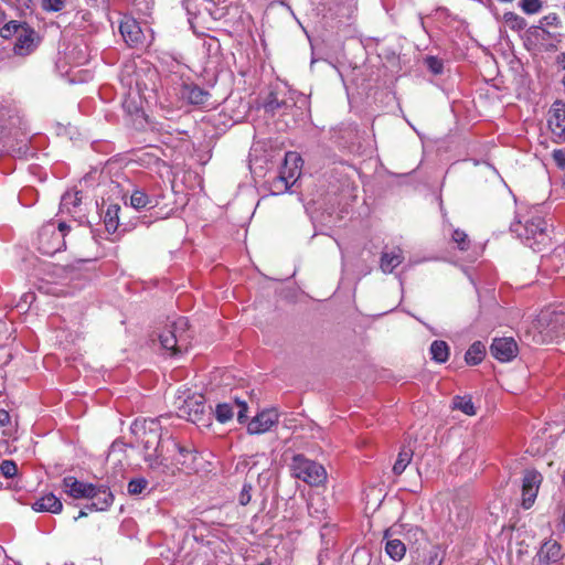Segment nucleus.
<instances>
[{
  "label": "nucleus",
  "instance_id": "obj_1",
  "mask_svg": "<svg viewBox=\"0 0 565 565\" xmlns=\"http://www.w3.org/2000/svg\"><path fill=\"white\" fill-rule=\"evenodd\" d=\"M553 225L542 215L539 207H532L526 214L511 224V232L534 252H541L551 241Z\"/></svg>",
  "mask_w": 565,
  "mask_h": 565
},
{
  "label": "nucleus",
  "instance_id": "obj_2",
  "mask_svg": "<svg viewBox=\"0 0 565 565\" xmlns=\"http://www.w3.org/2000/svg\"><path fill=\"white\" fill-rule=\"evenodd\" d=\"M192 333L189 320L185 317H178L164 327L159 334L162 348L173 355L186 352L191 345Z\"/></svg>",
  "mask_w": 565,
  "mask_h": 565
},
{
  "label": "nucleus",
  "instance_id": "obj_3",
  "mask_svg": "<svg viewBox=\"0 0 565 565\" xmlns=\"http://www.w3.org/2000/svg\"><path fill=\"white\" fill-rule=\"evenodd\" d=\"M70 226L65 222H49L38 234V249L41 254L53 256L65 248V236Z\"/></svg>",
  "mask_w": 565,
  "mask_h": 565
},
{
  "label": "nucleus",
  "instance_id": "obj_4",
  "mask_svg": "<svg viewBox=\"0 0 565 565\" xmlns=\"http://www.w3.org/2000/svg\"><path fill=\"white\" fill-rule=\"evenodd\" d=\"M162 439V429L154 420H150L148 426H143L141 437L143 460L153 471L160 470L163 466V460L160 459Z\"/></svg>",
  "mask_w": 565,
  "mask_h": 565
},
{
  "label": "nucleus",
  "instance_id": "obj_5",
  "mask_svg": "<svg viewBox=\"0 0 565 565\" xmlns=\"http://www.w3.org/2000/svg\"><path fill=\"white\" fill-rule=\"evenodd\" d=\"M296 92L285 84L271 85L263 99V108L270 116L287 115L296 105Z\"/></svg>",
  "mask_w": 565,
  "mask_h": 565
},
{
  "label": "nucleus",
  "instance_id": "obj_6",
  "mask_svg": "<svg viewBox=\"0 0 565 565\" xmlns=\"http://www.w3.org/2000/svg\"><path fill=\"white\" fill-rule=\"evenodd\" d=\"M534 328L540 332L542 342H553L565 338V310L542 311Z\"/></svg>",
  "mask_w": 565,
  "mask_h": 565
},
{
  "label": "nucleus",
  "instance_id": "obj_7",
  "mask_svg": "<svg viewBox=\"0 0 565 565\" xmlns=\"http://www.w3.org/2000/svg\"><path fill=\"white\" fill-rule=\"evenodd\" d=\"M292 476L311 487H319L327 480L324 467L303 455H295L291 462Z\"/></svg>",
  "mask_w": 565,
  "mask_h": 565
},
{
  "label": "nucleus",
  "instance_id": "obj_8",
  "mask_svg": "<svg viewBox=\"0 0 565 565\" xmlns=\"http://www.w3.org/2000/svg\"><path fill=\"white\" fill-rule=\"evenodd\" d=\"M179 94L190 105L202 108L215 107L214 103L211 102L212 95L210 92L192 82H182Z\"/></svg>",
  "mask_w": 565,
  "mask_h": 565
},
{
  "label": "nucleus",
  "instance_id": "obj_9",
  "mask_svg": "<svg viewBox=\"0 0 565 565\" xmlns=\"http://www.w3.org/2000/svg\"><path fill=\"white\" fill-rule=\"evenodd\" d=\"M299 163H302L301 157L296 152H287L285 156V167L287 168L289 164L292 167L289 169L288 174L286 172H281L279 177H277L273 182V188L277 192H285L287 191L292 182H290V179H294L297 175H299Z\"/></svg>",
  "mask_w": 565,
  "mask_h": 565
},
{
  "label": "nucleus",
  "instance_id": "obj_10",
  "mask_svg": "<svg viewBox=\"0 0 565 565\" xmlns=\"http://www.w3.org/2000/svg\"><path fill=\"white\" fill-rule=\"evenodd\" d=\"M542 475L536 470H526L522 483V507L530 509L536 499Z\"/></svg>",
  "mask_w": 565,
  "mask_h": 565
},
{
  "label": "nucleus",
  "instance_id": "obj_11",
  "mask_svg": "<svg viewBox=\"0 0 565 565\" xmlns=\"http://www.w3.org/2000/svg\"><path fill=\"white\" fill-rule=\"evenodd\" d=\"M548 127L557 142H565V103L555 100L548 111Z\"/></svg>",
  "mask_w": 565,
  "mask_h": 565
},
{
  "label": "nucleus",
  "instance_id": "obj_12",
  "mask_svg": "<svg viewBox=\"0 0 565 565\" xmlns=\"http://www.w3.org/2000/svg\"><path fill=\"white\" fill-rule=\"evenodd\" d=\"M167 446L168 448L172 447L173 449H178V455L172 457V463L181 469H194V462L196 460L198 454L191 446L182 445L175 438H169L167 440Z\"/></svg>",
  "mask_w": 565,
  "mask_h": 565
},
{
  "label": "nucleus",
  "instance_id": "obj_13",
  "mask_svg": "<svg viewBox=\"0 0 565 565\" xmlns=\"http://www.w3.org/2000/svg\"><path fill=\"white\" fill-rule=\"evenodd\" d=\"M518 351L513 338H495L490 345L491 355L500 362H510L516 356Z\"/></svg>",
  "mask_w": 565,
  "mask_h": 565
},
{
  "label": "nucleus",
  "instance_id": "obj_14",
  "mask_svg": "<svg viewBox=\"0 0 565 565\" xmlns=\"http://www.w3.org/2000/svg\"><path fill=\"white\" fill-rule=\"evenodd\" d=\"M564 557L562 545L556 541H546L533 558V565H551Z\"/></svg>",
  "mask_w": 565,
  "mask_h": 565
},
{
  "label": "nucleus",
  "instance_id": "obj_15",
  "mask_svg": "<svg viewBox=\"0 0 565 565\" xmlns=\"http://www.w3.org/2000/svg\"><path fill=\"white\" fill-rule=\"evenodd\" d=\"M119 32L127 45L135 47L143 42V33L139 23L130 17H125L119 24Z\"/></svg>",
  "mask_w": 565,
  "mask_h": 565
},
{
  "label": "nucleus",
  "instance_id": "obj_16",
  "mask_svg": "<svg viewBox=\"0 0 565 565\" xmlns=\"http://www.w3.org/2000/svg\"><path fill=\"white\" fill-rule=\"evenodd\" d=\"M278 423V414L274 409H266L257 414L247 426V431L250 435H259L268 431L275 424Z\"/></svg>",
  "mask_w": 565,
  "mask_h": 565
},
{
  "label": "nucleus",
  "instance_id": "obj_17",
  "mask_svg": "<svg viewBox=\"0 0 565 565\" xmlns=\"http://www.w3.org/2000/svg\"><path fill=\"white\" fill-rule=\"evenodd\" d=\"M183 7L190 17V20L195 18L205 21V17H210L212 19L217 18L213 12V9H215V2L212 0H183Z\"/></svg>",
  "mask_w": 565,
  "mask_h": 565
},
{
  "label": "nucleus",
  "instance_id": "obj_18",
  "mask_svg": "<svg viewBox=\"0 0 565 565\" xmlns=\"http://www.w3.org/2000/svg\"><path fill=\"white\" fill-rule=\"evenodd\" d=\"M63 488L65 492L74 499H88L95 493V484L78 481L72 476L63 479Z\"/></svg>",
  "mask_w": 565,
  "mask_h": 565
},
{
  "label": "nucleus",
  "instance_id": "obj_19",
  "mask_svg": "<svg viewBox=\"0 0 565 565\" xmlns=\"http://www.w3.org/2000/svg\"><path fill=\"white\" fill-rule=\"evenodd\" d=\"M94 495L88 499L92 500L86 509L89 511H106L114 502V494L107 486H95Z\"/></svg>",
  "mask_w": 565,
  "mask_h": 565
},
{
  "label": "nucleus",
  "instance_id": "obj_20",
  "mask_svg": "<svg viewBox=\"0 0 565 565\" xmlns=\"http://www.w3.org/2000/svg\"><path fill=\"white\" fill-rule=\"evenodd\" d=\"M35 32L28 23L22 28V32L17 36L13 51L17 55H29L35 49Z\"/></svg>",
  "mask_w": 565,
  "mask_h": 565
},
{
  "label": "nucleus",
  "instance_id": "obj_21",
  "mask_svg": "<svg viewBox=\"0 0 565 565\" xmlns=\"http://www.w3.org/2000/svg\"><path fill=\"white\" fill-rule=\"evenodd\" d=\"M403 260L404 254L401 247L385 248L381 254L380 268L384 274H392Z\"/></svg>",
  "mask_w": 565,
  "mask_h": 565
},
{
  "label": "nucleus",
  "instance_id": "obj_22",
  "mask_svg": "<svg viewBox=\"0 0 565 565\" xmlns=\"http://www.w3.org/2000/svg\"><path fill=\"white\" fill-rule=\"evenodd\" d=\"M32 509L36 512H50L56 514L62 511L63 504L53 493H47L38 499L32 504Z\"/></svg>",
  "mask_w": 565,
  "mask_h": 565
},
{
  "label": "nucleus",
  "instance_id": "obj_23",
  "mask_svg": "<svg viewBox=\"0 0 565 565\" xmlns=\"http://www.w3.org/2000/svg\"><path fill=\"white\" fill-rule=\"evenodd\" d=\"M120 206L116 203L107 205L103 211L104 224L108 233H115L119 227Z\"/></svg>",
  "mask_w": 565,
  "mask_h": 565
},
{
  "label": "nucleus",
  "instance_id": "obj_24",
  "mask_svg": "<svg viewBox=\"0 0 565 565\" xmlns=\"http://www.w3.org/2000/svg\"><path fill=\"white\" fill-rule=\"evenodd\" d=\"M156 204L157 202L140 188L135 189L130 195V206L135 210L152 207Z\"/></svg>",
  "mask_w": 565,
  "mask_h": 565
},
{
  "label": "nucleus",
  "instance_id": "obj_25",
  "mask_svg": "<svg viewBox=\"0 0 565 565\" xmlns=\"http://www.w3.org/2000/svg\"><path fill=\"white\" fill-rule=\"evenodd\" d=\"M120 82L124 86L128 87L129 89H132L134 85L136 86L137 90H140V82H139V74L136 73L135 66L132 64H126L122 68L120 75Z\"/></svg>",
  "mask_w": 565,
  "mask_h": 565
},
{
  "label": "nucleus",
  "instance_id": "obj_26",
  "mask_svg": "<svg viewBox=\"0 0 565 565\" xmlns=\"http://www.w3.org/2000/svg\"><path fill=\"white\" fill-rule=\"evenodd\" d=\"M484 354H486V348H484L483 343L480 341H476L467 350V352L465 354V361L469 365H477L483 360Z\"/></svg>",
  "mask_w": 565,
  "mask_h": 565
},
{
  "label": "nucleus",
  "instance_id": "obj_27",
  "mask_svg": "<svg viewBox=\"0 0 565 565\" xmlns=\"http://www.w3.org/2000/svg\"><path fill=\"white\" fill-rule=\"evenodd\" d=\"M185 408L189 409V420L193 423L200 420L205 409L203 397L199 396L198 398H190L189 401H185Z\"/></svg>",
  "mask_w": 565,
  "mask_h": 565
},
{
  "label": "nucleus",
  "instance_id": "obj_28",
  "mask_svg": "<svg viewBox=\"0 0 565 565\" xmlns=\"http://www.w3.org/2000/svg\"><path fill=\"white\" fill-rule=\"evenodd\" d=\"M82 202V194L78 191L66 192L61 199V211L72 214Z\"/></svg>",
  "mask_w": 565,
  "mask_h": 565
},
{
  "label": "nucleus",
  "instance_id": "obj_29",
  "mask_svg": "<svg viewBox=\"0 0 565 565\" xmlns=\"http://www.w3.org/2000/svg\"><path fill=\"white\" fill-rule=\"evenodd\" d=\"M413 455H414V451L412 448H408L405 446L402 447V449L398 452L397 459L393 466V472L396 476H399L405 471L406 467L412 461Z\"/></svg>",
  "mask_w": 565,
  "mask_h": 565
},
{
  "label": "nucleus",
  "instance_id": "obj_30",
  "mask_svg": "<svg viewBox=\"0 0 565 565\" xmlns=\"http://www.w3.org/2000/svg\"><path fill=\"white\" fill-rule=\"evenodd\" d=\"M431 359L437 363H444L449 356V347L445 341L435 340L430 344Z\"/></svg>",
  "mask_w": 565,
  "mask_h": 565
},
{
  "label": "nucleus",
  "instance_id": "obj_31",
  "mask_svg": "<svg viewBox=\"0 0 565 565\" xmlns=\"http://www.w3.org/2000/svg\"><path fill=\"white\" fill-rule=\"evenodd\" d=\"M386 554L394 561H401L406 554L405 544L398 540H388L385 544Z\"/></svg>",
  "mask_w": 565,
  "mask_h": 565
},
{
  "label": "nucleus",
  "instance_id": "obj_32",
  "mask_svg": "<svg viewBox=\"0 0 565 565\" xmlns=\"http://www.w3.org/2000/svg\"><path fill=\"white\" fill-rule=\"evenodd\" d=\"M503 22L510 30L516 32L523 31L527 25L523 17L511 11L503 14Z\"/></svg>",
  "mask_w": 565,
  "mask_h": 565
},
{
  "label": "nucleus",
  "instance_id": "obj_33",
  "mask_svg": "<svg viewBox=\"0 0 565 565\" xmlns=\"http://www.w3.org/2000/svg\"><path fill=\"white\" fill-rule=\"evenodd\" d=\"M452 407L461 411L463 414L472 416L476 414L473 403L470 397L455 396L452 399Z\"/></svg>",
  "mask_w": 565,
  "mask_h": 565
},
{
  "label": "nucleus",
  "instance_id": "obj_34",
  "mask_svg": "<svg viewBox=\"0 0 565 565\" xmlns=\"http://www.w3.org/2000/svg\"><path fill=\"white\" fill-rule=\"evenodd\" d=\"M169 438H174L173 436L171 435H163V439H162V443H161V448H160V459L163 460V466L161 467V469L159 471L161 472H164L166 471V468H168V465H167V461L171 460L172 461V457H174L175 455H178V449H173L172 447L168 448L167 446V440Z\"/></svg>",
  "mask_w": 565,
  "mask_h": 565
},
{
  "label": "nucleus",
  "instance_id": "obj_35",
  "mask_svg": "<svg viewBox=\"0 0 565 565\" xmlns=\"http://www.w3.org/2000/svg\"><path fill=\"white\" fill-rule=\"evenodd\" d=\"M25 25V22L20 21H9L0 29V35L3 39H10L12 36H18L22 32V28Z\"/></svg>",
  "mask_w": 565,
  "mask_h": 565
},
{
  "label": "nucleus",
  "instance_id": "obj_36",
  "mask_svg": "<svg viewBox=\"0 0 565 565\" xmlns=\"http://www.w3.org/2000/svg\"><path fill=\"white\" fill-rule=\"evenodd\" d=\"M234 415V412H233V406L231 404H227V403H221V404H217L216 407H215V418L224 424L226 422H228L230 419H232Z\"/></svg>",
  "mask_w": 565,
  "mask_h": 565
},
{
  "label": "nucleus",
  "instance_id": "obj_37",
  "mask_svg": "<svg viewBox=\"0 0 565 565\" xmlns=\"http://www.w3.org/2000/svg\"><path fill=\"white\" fill-rule=\"evenodd\" d=\"M519 7L525 14L532 15L542 10L543 2L542 0H521Z\"/></svg>",
  "mask_w": 565,
  "mask_h": 565
},
{
  "label": "nucleus",
  "instance_id": "obj_38",
  "mask_svg": "<svg viewBox=\"0 0 565 565\" xmlns=\"http://www.w3.org/2000/svg\"><path fill=\"white\" fill-rule=\"evenodd\" d=\"M148 487V481L145 478H134L128 482L127 491L130 495L141 494Z\"/></svg>",
  "mask_w": 565,
  "mask_h": 565
},
{
  "label": "nucleus",
  "instance_id": "obj_39",
  "mask_svg": "<svg viewBox=\"0 0 565 565\" xmlns=\"http://www.w3.org/2000/svg\"><path fill=\"white\" fill-rule=\"evenodd\" d=\"M424 63L426 67L435 75L444 72V62L437 56L428 55L425 57Z\"/></svg>",
  "mask_w": 565,
  "mask_h": 565
},
{
  "label": "nucleus",
  "instance_id": "obj_40",
  "mask_svg": "<svg viewBox=\"0 0 565 565\" xmlns=\"http://www.w3.org/2000/svg\"><path fill=\"white\" fill-rule=\"evenodd\" d=\"M451 238L454 243L457 244L460 250H467L469 248L470 241L468 238V235L463 231L459 228L454 230Z\"/></svg>",
  "mask_w": 565,
  "mask_h": 565
},
{
  "label": "nucleus",
  "instance_id": "obj_41",
  "mask_svg": "<svg viewBox=\"0 0 565 565\" xmlns=\"http://www.w3.org/2000/svg\"><path fill=\"white\" fill-rule=\"evenodd\" d=\"M66 0H41V8L46 12H61Z\"/></svg>",
  "mask_w": 565,
  "mask_h": 565
},
{
  "label": "nucleus",
  "instance_id": "obj_42",
  "mask_svg": "<svg viewBox=\"0 0 565 565\" xmlns=\"http://www.w3.org/2000/svg\"><path fill=\"white\" fill-rule=\"evenodd\" d=\"M135 10L141 15H149L153 8V0H131Z\"/></svg>",
  "mask_w": 565,
  "mask_h": 565
},
{
  "label": "nucleus",
  "instance_id": "obj_43",
  "mask_svg": "<svg viewBox=\"0 0 565 565\" xmlns=\"http://www.w3.org/2000/svg\"><path fill=\"white\" fill-rule=\"evenodd\" d=\"M18 472V466L13 460H2L0 463V475L6 478H13Z\"/></svg>",
  "mask_w": 565,
  "mask_h": 565
},
{
  "label": "nucleus",
  "instance_id": "obj_44",
  "mask_svg": "<svg viewBox=\"0 0 565 565\" xmlns=\"http://www.w3.org/2000/svg\"><path fill=\"white\" fill-rule=\"evenodd\" d=\"M253 486L250 482H244L243 488L238 495V502L241 505H247L252 500Z\"/></svg>",
  "mask_w": 565,
  "mask_h": 565
},
{
  "label": "nucleus",
  "instance_id": "obj_45",
  "mask_svg": "<svg viewBox=\"0 0 565 565\" xmlns=\"http://www.w3.org/2000/svg\"><path fill=\"white\" fill-rule=\"evenodd\" d=\"M406 536L408 540H414L415 542H418L420 540H424L425 532L419 526H409L406 531Z\"/></svg>",
  "mask_w": 565,
  "mask_h": 565
},
{
  "label": "nucleus",
  "instance_id": "obj_46",
  "mask_svg": "<svg viewBox=\"0 0 565 565\" xmlns=\"http://www.w3.org/2000/svg\"><path fill=\"white\" fill-rule=\"evenodd\" d=\"M540 25L557 26L559 24V18L556 13H548L540 20Z\"/></svg>",
  "mask_w": 565,
  "mask_h": 565
},
{
  "label": "nucleus",
  "instance_id": "obj_47",
  "mask_svg": "<svg viewBox=\"0 0 565 565\" xmlns=\"http://www.w3.org/2000/svg\"><path fill=\"white\" fill-rule=\"evenodd\" d=\"M552 158L559 169L565 170V151L563 149H554Z\"/></svg>",
  "mask_w": 565,
  "mask_h": 565
},
{
  "label": "nucleus",
  "instance_id": "obj_48",
  "mask_svg": "<svg viewBox=\"0 0 565 565\" xmlns=\"http://www.w3.org/2000/svg\"><path fill=\"white\" fill-rule=\"evenodd\" d=\"M237 403V406H238V412H237V420L239 423H244L246 419H247V404L245 402H239V401H236Z\"/></svg>",
  "mask_w": 565,
  "mask_h": 565
},
{
  "label": "nucleus",
  "instance_id": "obj_49",
  "mask_svg": "<svg viewBox=\"0 0 565 565\" xmlns=\"http://www.w3.org/2000/svg\"><path fill=\"white\" fill-rule=\"evenodd\" d=\"M9 423H10L9 413L6 409L0 408V427H4V426L9 425Z\"/></svg>",
  "mask_w": 565,
  "mask_h": 565
},
{
  "label": "nucleus",
  "instance_id": "obj_50",
  "mask_svg": "<svg viewBox=\"0 0 565 565\" xmlns=\"http://www.w3.org/2000/svg\"><path fill=\"white\" fill-rule=\"evenodd\" d=\"M540 30L542 31V26H541L540 24H539V25H533V26H531V28H529V29L526 30V34H527L529 36H535V38H537V36H539V34H540Z\"/></svg>",
  "mask_w": 565,
  "mask_h": 565
},
{
  "label": "nucleus",
  "instance_id": "obj_51",
  "mask_svg": "<svg viewBox=\"0 0 565 565\" xmlns=\"http://www.w3.org/2000/svg\"><path fill=\"white\" fill-rule=\"evenodd\" d=\"M441 561L438 558V553L430 554L426 565H440Z\"/></svg>",
  "mask_w": 565,
  "mask_h": 565
},
{
  "label": "nucleus",
  "instance_id": "obj_52",
  "mask_svg": "<svg viewBox=\"0 0 565 565\" xmlns=\"http://www.w3.org/2000/svg\"><path fill=\"white\" fill-rule=\"evenodd\" d=\"M556 62L559 66H562L565 70V53H561L556 57Z\"/></svg>",
  "mask_w": 565,
  "mask_h": 565
},
{
  "label": "nucleus",
  "instance_id": "obj_53",
  "mask_svg": "<svg viewBox=\"0 0 565 565\" xmlns=\"http://www.w3.org/2000/svg\"><path fill=\"white\" fill-rule=\"evenodd\" d=\"M3 122H4V115L0 111V139L3 137L4 135V126H3Z\"/></svg>",
  "mask_w": 565,
  "mask_h": 565
},
{
  "label": "nucleus",
  "instance_id": "obj_54",
  "mask_svg": "<svg viewBox=\"0 0 565 565\" xmlns=\"http://www.w3.org/2000/svg\"><path fill=\"white\" fill-rule=\"evenodd\" d=\"M105 0H86V2L92 7H98Z\"/></svg>",
  "mask_w": 565,
  "mask_h": 565
},
{
  "label": "nucleus",
  "instance_id": "obj_55",
  "mask_svg": "<svg viewBox=\"0 0 565 565\" xmlns=\"http://www.w3.org/2000/svg\"><path fill=\"white\" fill-rule=\"evenodd\" d=\"M213 12H214V15L217 17L215 20L221 19L223 15V12L216 6H215V9H213Z\"/></svg>",
  "mask_w": 565,
  "mask_h": 565
},
{
  "label": "nucleus",
  "instance_id": "obj_56",
  "mask_svg": "<svg viewBox=\"0 0 565 565\" xmlns=\"http://www.w3.org/2000/svg\"><path fill=\"white\" fill-rule=\"evenodd\" d=\"M542 34H543V39L553 38V34L548 30H546L544 28H542Z\"/></svg>",
  "mask_w": 565,
  "mask_h": 565
},
{
  "label": "nucleus",
  "instance_id": "obj_57",
  "mask_svg": "<svg viewBox=\"0 0 565 565\" xmlns=\"http://www.w3.org/2000/svg\"><path fill=\"white\" fill-rule=\"evenodd\" d=\"M86 508L81 510L79 513H78V516L75 518V520L79 519V518H84L87 515V512H86Z\"/></svg>",
  "mask_w": 565,
  "mask_h": 565
},
{
  "label": "nucleus",
  "instance_id": "obj_58",
  "mask_svg": "<svg viewBox=\"0 0 565 565\" xmlns=\"http://www.w3.org/2000/svg\"><path fill=\"white\" fill-rule=\"evenodd\" d=\"M561 526H562L563 531H565V510H564V513L562 515Z\"/></svg>",
  "mask_w": 565,
  "mask_h": 565
},
{
  "label": "nucleus",
  "instance_id": "obj_59",
  "mask_svg": "<svg viewBox=\"0 0 565 565\" xmlns=\"http://www.w3.org/2000/svg\"><path fill=\"white\" fill-rule=\"evenodd\" d=\"M564 482H565V473H564Z\"/></svg>",
  "mask_w": 565,
  "mask_h": 565
},
{
  "label": "nucleus",
  "instance_id": "obj_60",
  "mask_svg": "<svg viewBox=\"0 0 565 565\" xmlns=\"http://www.w3.org/2000/svg\"><path fill=\"white\" fill-rule=\"evenodd\" d=\"M263 565V564H262Z\"/></svg>",
  "mask_w": 565,
  "mask_h": 565
}]
</instances>
